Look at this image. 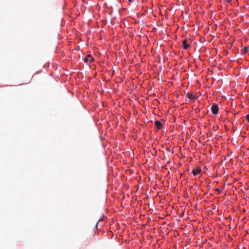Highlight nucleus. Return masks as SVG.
Segmentation results:
<instances>
[{
	"instance_id": "nucleus-6",
	"label": "nucleus",
	"mask_w": 249,
	"mask_h": 249,
	"mask_svg": "<svg viewBox=\"0 0 249 249\" xmlns=\"http://www.w3.org/2000/svg\"><path fill=\"white\" fill-rule=\"evenodd\" d=\"M201 172V169L198 168H195L193 170L192 173L194 176H196Z\"/></svg>"
},
{
	"instance_id": "nucleus-1",
	"label": "nucleus",
	"mask_w": 249,
	"mask_h": 249,
	"mask_svg": "<svg viewBox=\"0 0 249 249\" xmlns=\"http://www.w3.org/2000/svg\"><path fill=\"white\" fill-rule=\"evenodd\" d=\"M94 58L90 54H88L86 55V56L84 58V61L86 63H91L93 61Z\"/></svg>"
},
{
	"instance_id": "nucleus-3",
	"label": "nucleus",
	"mask_w": 249,
	"mask_h": 249,
	"mask_svg": "<svg viewBox=\"0 0 249 249\" xmlns=\"http://www.w3.org/2000/svg\"><path fill=\"white\" fill-rule=\"evenodd\" d=\"M182 46L184 49L187 50L190 47V45L187 43V40L185 39L183 41Z\"/></svg>"
},
{
	"instance_id": "nucleus-5",
	"label": "nucleus",
	"mask_w": 249,
	"mask_h": 249,
	"mask_svg": "<svg viewBox=\"0 0 249 249\" xmlns=\"http://www.w3.org/2000/svg\"><path fill=\"white\" fill-rule=\"evenodd\" d=\"M155 125L156 126L157 128L158 129H161L163 127L162 124L160 121H156L155 122Z\"/></svg>"
},
{
	"instance_id": "nucleus-10",
	"label": "nucleus",
	"mask_w": 249,
	"mask_h": 249,
	"mask_svg": "<svg viewBox=\"0 0 249 249\" xmlns=\"http://www.w3.org/2000/svg\"><path fill=\"white\" fill-rule=\"evenodd\" d=\"M98 223V222H97L96 223V224H95V228H97Z\"/></svg>"
},
{
	"instance_id": "nucleus-7",
	"label": "nucleus",
	"mask_w": 249,
	"mask_h": 249,
	"mask_svg": "<svg viewBox=\"0 0 249 249\" xmlns=\"http://www.w3.org/2000/svg\"><path fill=\"white\" fill-rule=\"evenodd\" d=\"M246 119L248 120V121L249 122V114H248L247 116H246Z\"/></svg>"
},
{
	"instance_id": "nucleus-2",
	"label": "nucleus",
	"mask_w": 249,
	"mask_h": 249,
	"mask_svg": "<svg viewBox=\"0 0 249 249\" xmlns=\"http://www.w3.org/2000/svg\"><path fill=\"white\" fill-rule=\"evenodd\" d=\"M212 112L213 114H217L218 112V107L217 105L214 104L211 107Z\"/></svg>"
},
{
	"instance_id": "nucleus-13",
	"label": "nucleus",
	"mask_w": 249,
	"mask_h": 249,
	"mask_svg": "<svg viewBox=\"0 0 249 249\" xmlns=\"http://www.w3.org/2000/svg\"><path fill=\"white\" fill-rule=\"evenodd\" d=\"M247 48H246V49H245V52H247Z\"/></svg>"
},
{
	"instance_id": "nucleus-11",
	"label": "nucleus",
	"mask_w": 249,
	"mask_h": 249,
	"mask_svg": "<svg viewBox=\"0 0 249 249\" xmlns=\"http://www.w3.org/2000/svg\"><path fill=\"white\" fill-rule=\"evenodd\" d=\"M235 1H236L238 3L237 0H234V5L235 4Z\"/></svg>"
},
{
	"instance_id": "nucleus-4",
	"label": "nucleus",
	"mask_w": 249,
	"mask_h": 249,
	"mask_svg": "<svg viewBox=\"0 0 249 249\" xmlns=\"http://www.w3.org/2000/svg\"><path fill=\"white\" fill-rule=\"evenodd\" d=\"M187 95L189 99L195 101L196 99V95L191 92L188 93Z\"/></svg>"
},
{
	"instance_id": "nucleus-12",
	"label": "nucleus",
	"mask_w": 249,
	"mask_h": 249,
	"mask_svg": "<svg viewBox=\"0 0 249 249\" xmlns=\"http://www.w3.org/2000/svg\"><path fill=\"white\" fill-rule=\"evenodd\" d=\"M128 0V1H129V2H132V1H133V0Z\"/></svg>"
},
{
	"instance_id": "nucleus-9",
	"label": "nucleus",
	"mask_w": 249,
	"mask_h": 249,
	"mask_svg": "<svg viewBox=\"0 0 249 249\" xmlns=\"http://www.w3.org/2000/svg\"><path fill=\"white\" fill-rule=\"evenodd\" d=\"M238 52V49H237V50H235V49H234V53H237Z\"/></svg>"
},
{
	"instance_id": "nucleus-8",
	"label": "nucleus",
	"mask_w": 249,
	"mask_h": 249,
	"mask_svg": "<svg viewBox=\"0 0 249 249\" xmlns=\"http://www.w3.org/2000/svg\"><path fill=\"white\" fill-rule=\"evenodd\" d=\"M231 0H226L228 3L230 4Z\"/></svg>"
}]
</instances>
